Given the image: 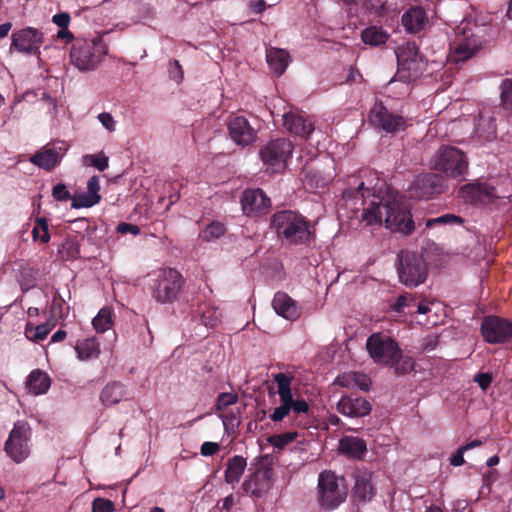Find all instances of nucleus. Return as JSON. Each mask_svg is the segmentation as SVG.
<instances>
[{
  "mask_svg": "<svg viewBox=\"0 0 512 512\" xmlns=\"http://www.w3.org/2000/svg\"><path fill=\"white\" fill-rule=\"evenodd\" d=\"M294 149L293 143L286 138H277L268 142L259 151L263 163L272 169V172H281L287 166Z\"/></svg>",
  "mask_w": 512,
  "mask_h": 512,
  "instance_id": "11",
  "label": "nucleus"
},
{
  "mask_svg": "<svg viewBox=\"0 0 512 512\" xmlns=\"http://www.w3.org/2000/svg\"><path fill=\"white\" fill-rule=\"evenodd\" d=\"M66 336H67V332L63 329H59L52 335L50 341L51 342H61L66 338Z\"/></svg>",
  "mask_w": 512,
  "mask_h": 512,
  "instance_id": "64",
  "label": "nucleus"
},
{
  "mask_svg": "<svg viewBox=\"0 0 512 512\" xmlns=\"http://www.w3.org/2000/svg\"><path fill=\"white\" fill-rule=\"evenodd\" d=\"M270 227L277 238L287 245H307L315 240V229L311 222L302 214L292 210L274 213L270 219Z\"/></svg>",
  "mask_w": 512,
  "mask_h": 512,
  "instance_id": "2",
  "label": "nucleus"
},
{
  "mask_svg": "<svg viewBox=\"0 0 512 512\" xmlns=\"http://www.w3.org/2000/svg\"><path fill=\"white\" fill-rule=\"evenodd\" d=\"M292 407L291 410L296 414H305L309 411L308 403L303 399H294L292 397Z\"/></svg>",
  "mask_w": 512,
  "mask_h": 512,
  "instance_id": "57",
  "label": "nucleus"
},
{
  "mask_svg": "<svg viewBox=\"0 0 512 512\" xmlns=\"http://www.w3.org/2000/svg\"><path fill=\"white\" fill-rule=\"evenodd\" d=\"M495 188L486 183H469L460 188V194L467 202H492Z\"/></svg>",
  "mask_w": 512,
  "mask_h": 512,
  "instance_id": "22",
  "label": "nucleus"
},
{
  "mask_svg": "<svg viewBox=\"0 0 512 512\" xmlns=\"http://www.w3.org/2000/svg\"><path fill=\"white\" fill-rule=\"evenodd\" d=\"M182 274L174 269H162L152 285V297L161 304L173 303L184 285Z\"/></svg>",
  "mask_w": 512,
  "mask_h": 512,
  "instance_id": "8",
  "label": "nucleus"
},
{
  "mask_svg": "<svg viewBox=\"0 0 512 512\" xmlns=\"http://www.w3.org/2000/svg\"><path fill=\"white\" fill-rule=\"evenodd\" d=\"M234 505V497L232 494L226 496L222 501V510L229 511Z\"/></svg>",
  "mask_w": 512,
  "mask_h": 512,
  "instance_id": "63",
  "label": "nucleus"
},
{
  "mask_svg": "<svg viewBox=\"0 0 512 512\" xmlns=\"http://www.w3.org/2000/svg\"><path fill=\"white\" fill-rule=\"evenodd\" d=\"M50 385H51V380H50L49 376L47 375V373H45L39 369L33 370L29 374L27 381H26V386H27L28 390L35 395H40V394L46 393L48 391V389L50 388Z\"/></svg>",
  "mask_w": 512,
  "mask_h": 512,
  "instance_id": "33",
  "label": "nucleus"
},
{
  "mask_svg": "<svg viewBox=\"0 0 512 512\" xmlns=\"http://www.w3.org/2000/svg\"><path fill=\"white\" fill-rule=\"evenodd\" d=\"M475 382L483 389H487L492 382V378L488 373H478L475 376Z\"/></svg>",
  "mask_w": 512,
  "mask_h": 512,
  "instance_id": "60",
  "label": "nucleus"
},
{
  "mask_svg": "<svg viewBox=\"0 0 512 512\" xmlns=\"http://www.w3.org/2000/svg\"><path fill=\"white\" fill-rule=\"evenodd\" d=\"M193 320L207 328H213L220 322V317L215 308L202 304L193 312Z\"/></svg>",
  "mask_w": 512,
  "mask_h": 512,
  "instance_id": "34",
  "label": "nucleus"
},
{
  "mask_svg": "<svg viewBox=\"0 0 512 512\" xmlns=\"http://www.w3.org/2000/svg\"><path fill=\"white\" fill-rule=\"evenodd\" d=\"M29 161L41 169L51 171L60 164L61 155L56 148L45 146L30 156Z\"/></svg>",
  "mask_w": 512,
  "mask_h": 512,
  "instance_id": "24",
  "label": "nucleus"
},
{
  "mask_svg": "<svg viewBox=\"0 0 512 512\" xmlns=\"http://www.w3.org/2000/svg\"><path fill=\"white\" fill-rule=\"evenodd\" d=\"M283 125L290 133L302 138H308L314 130L312 123L304 116L293 113L284 115Z\"/></svg>",
  "mask_w": 512,
  "mask_h": 512,
  "instance_id": "25",
  "label": "nucleus"
},
{
  "mask_svg": "<svg viewBox=\"0 0 512 512\" xmlns=\"http://www.w3.org/2000/svg\"><path fill=\"white\" fill-rule=\"evenodd\" d=\"M64 306L65 300L58 291H55L49 310V319L52 326H55L59 320L66 316L67 312H65ZM66 311H68V307L66 308Z\"/></svg>",
  "mask_w": 512,
  "mask_h": 512,
  "instance_id": "37",
  "label": "nucleus"
},
{
  "mask_svg": "<svg viewBox=\"0 0 512 512\" xmlns=\"http://www.w3.org/2000/svg\"><path fill=\"white\" fill-rule=\"evenodd\" d=\"M52 197L55 201H58V202H64V201L73 199L71 193L67 189L66 185L63 183H58L53 186Z\"/></svg>",
  "mask_w": 512,
  "mask_h": 512,
  "instance_id": "51",
  "label": "nucleus"
},
{
  "mask_svg": "<svg viewBox=\"0 0 512 512\" xmlns=\"http://www.w3.org/2000/svg\"><path fill=\"white\" fill-rule=\"evenodd\" d=\"M247 467V459L241 455H234L226 462L224 472L225 482L234 486L237 484Z\"/></svg>",
  "mask_w": 512,
  "mask_h": 512,
  "instance_id": "29",
  "label": "nucleus"
},
{
  "mask_svg": "<svg viewBox=\"0 0 512 512\" xmlns=\"http://www.w3.org/2000/svg\"><path fill=\"white\" fill-rule=\"evenodd\" d=\"M75 350L80 360L97 358L100 353L99 342L95 337L79 340L76 343Z\"/></svg>",
  "mask_w": 512,
  "mask_h": 512,
  "instance_id": "35",
  "label": "nucleus"
},
{
  "mask_svg": "<svg viewBox=\"0 0 512 512\" xmlns=\"http://www.w3.org/2000/svg\"><path fill=\"white\" fill-rule=\"evenodd\" d=\"M389 38L388 33L379 26H369L361 32V39L366 45H384Z\"/></svg>",
  "mask_w": 512,
  "mask_h": 512,
  "instance_id": "36",
  "label": "nucleus"
},
{
  "mask_svg": "<svg viewBox=\"0 0 512 512\" xmlns=\"http://www.w3.org/2000/svg\"><path fill=\"white\" fill-rule=\"evenodd\" d=\"M168 72L169 77L178 83L182 81L184 77L182 66L176 59H173L169 62Z\"/></svg>",
  "mask_w": 512,
  "mask_h": 512,
  "instance_id": "53",
  "label": "nucleus"
},
{
  "mask_svg": "<svg viewBox=\"0 0 512 512\" xmlns=\"http://www.w3.org/2000/svg\"><path fill=\"white\" fill-rule=\"evenodd\" d=\"M375 495L374 487L371 483V475L367 472L358 473L355 477L353 496L359 502L370 501Z\"/></svg>",
  "mask_w": 512,
  "mask_h": 512,
  "instance_id": "30",
  "label": "nucleus"
},
{
  "mask_svg": "<svg viewBox=\"0 0 512 512\" xmlns=\"http://www.w3.org/2000/svg\"><path fill=\"white\" fill-rule=\"evenodd\" d=\"M366 193L369 194L370 190L364 186V182H360L356 188L345 189L343 198L362 200V219L368 225H381L384 222L391 231L404 235H410L414 231L415 223L411 212L398 196L387 195L380 198L373 194L372 199L368 200Z\"/></svg>",
  "mask_w": 512,
  "mask_h": 512,
  "instance_id": "1",
  "label": "nucleus"
},
{
  "mask_svg": "<svg viewBox=\"0 0 512 512\" xmlns=\"http://www.w3.org/2000/svg\"><path fill=\"white\" fill-rule=\"evenodd\" d=\"M372 404L357 394L344 395L337 403V411L344 416L361 418L369 415Z\"/></svg>",
  "mask_w": 512,
  "mask_h": 512,
  "instance_id": "20",
  "label": "nucleus"
},
{
  "mask_svg": "<svg viewBox=\"0 0 512 512\" xmlns=\"http://www.w3.org/2000/svg\"><path fill=\"white\" fill-rule=\"evenodd\" d=\"M444 190V178L435 173L418 175L409 186L410 196L416 199H430Z\"/></svg>",
  "mask_w": 512,
  "mask_h": 512,
  "instance_id": "14",
  "label": "nucleus"
},
{
  "mask_svg": "<svg viewBox=\"0 0 512 512\" xmlns=\"http://www.w3.org/2000/svg\"><path fill=\"white\" fill-rule=\"evenodd\" d=\"M32 429L27 421L14 423L4 445L6 454L15 462L22 463L31 453Z\"/></svg>",
  "mask_w": 512,
  "mask_h": 512,
  "instance_id": "9",
  "label": "nucleus"
},
{
  "mask_svg": "<svg viewBox=\"0 0 512 512\" xmlns=\"http://www.w3.org/2000/svg\"><path fill=\"white\" fill-rule=\"evenodd\" d=\"M100 123L109 131L114 132L116 129V122L112 115L108 112H102L98 115Z\"/></svg>",
  "mask_w": 512,
  "mask_h": 512,
  "instance_id": "54",
  "label": "nucleus"
},
{
  "mask_svg": "<svg viewBox=\"0 0 512 512\" xmlns=\"http://www.w3.org/2000/svg\"><path fill=\"white\" fill-rule=\"evenodd\" d=\"M239 397L236 393L223 392L220 393L216 401V411H222L224 408L234 405L238 402Z\"/></svg>",
  "mask_w": 512,
  "mask_h": 512,
  "instance_id": "47",
  "label": "nucleus"
},
{
  "mask_svg": "<svg viewBox=\"0 0 512 512\" xmlns=\"http://www.w3.org/2000/svg\"><path fill=\"white\" fill-rule=\"evenodd\" d=\"M112 324V311L107 307L100 309L92 320V325L98 333L106 332L111 328Z\"/></svg>",
  "mask_w": 512,
  "mask_h": 512,
  "instance_id": "39",
  "label": "nucleus"
},
{
  "mask_svg": "<svg viewBox=\"0 0 512 512\" xmlns=\"http://www.w3.org/2000/svg\"><path fill=\"white\" fill-rule=\"evenodd\" d=\"M274 381L277 383V393L281 404L279 407L274 409L273 413L270 415V419L273 422H279L282 421L290 411H292V377L285 373H278L274 376Z\"/></svg>",
  "mask_w": 512,
  "mask_h": 512,
  "instance_id": "19",
  "label": "nucleus"
},
{
  "mask_svg": "<svg viewBox=\"0 0 512 512\" xmlns=\"http://www.w3.org/2000/svg\"><path fill=\"white\" fill-rule=\"evenodd\" d=\"M227 229L225 225L221 222H212L210 223L203 232V239L205 241H213L226 233Z\"/></svg>",
  "mask_w": 512,
  "mask_h": 512,
  "instance_id": "46",
  "label": "nucleus"
},
{
  "mask_svg": "<svg viewBox=\"0 0 512 512\" xmlns=\"http://www.w3.org/2000/svg\"><path fill=\"white\" fill-rule=\"evenodd\" d=\"M125 397V386L118 381H113L106 384L100 394V400L105 406L118 404L120 401L125 399Z\"/></svg>",
  "mask_w": 512,
  "mask_h": 512,
  "instance_id": "31",
  "label": "nucleus"
},
{
  "mask_svg": "<svg viewBox=\"0 0 512 512\" xmlns=\"http://www.w3.org/2000/svg\"><path fill=\"white\" fill-rule=\"evenodd\" d=\"M32 238L34 241H40L43 244L50 241L51 236L49 233L48 220L45 217H37L35 219Z\"/></svg>",
  "mask_w": 512,
  "mask_h": 512,
  "instance_id": "40",
  "label": "nucleus"
},
{
  "mask_svg": "<svg viewBox=\"0 0 512 512\" xmlns=\"http://www.w3.org/2000/svg\"><path fill=\"white\" fill-rule=\"evenodd\" d=\"M501 89V101L503 105L512 110V79L503 80Z\"/></svg>",
  "mask_w": 512,
  "mask_h": 512,
  "instance_id": "48",
  "label": "nucleus"
},
{
  "mask_svg": "<svg viewBox=\"0 0 512 512\" xmlns=\"http://www.w3.org/2000/svg\"><path fill=\"white\" fill-rule=\"evenodd\" d=\"M117 232L120 234H123V235L127 234V233H130L133 235H138L140 233V228L138 225H135V224L120 223L117 226Z\"/></svg>",
  "mask_w": 512,
  "mask_h": 512,
  "instance_id": "59",
  "label": "nucleus"
},
{
  "mask_svg": "<svg viewBox=\"0 0 512 512\" xmlns=\"http://www.w3.org/2000/svg\"><path fill=\"white\" fill-rule=\"evenodd\" d=\"M369 122L387 133H397L406 129L404 118L389 111L382 102H376L369 112Z\"/></svg>",
  "mask_w": 512,
  "mask_h": 512,
  "instance_id": "15",
  "label": "nucleus"
},
{
  "mask_svg": "<svg viewBox=\"0 0 512 512\" xmlns=\"http://www.w3.org/2000/svg\"><path fill=\"white\" fill-rule=\"evenodd\" d=\"M100 179L98 176H92L87 182V191L73 197L71 207L74 209L90 208L98 204L101 200Z\"/></svg>",
  "mask_w": 512,
  "mask_h": 512,
  "instance_id": "23",
  "label": "nucleus"
},
{
  "mask_svg": "<svg viewBox=\"0 0 512 512\" xmlns=\"http://www.w3.org/2000/svg\"><path fill=\"white\" fill-rule=\"evenodd\" d=\"M397 65L402 63V60H410L421 56L419 48L415 42H407L397 48Z\"/></svg>",
  "mask_w": 512,
  "mask_h": 512,
  "instance_id": "44",
  "label": "nucleus"
},
{
  "mask_svg": "<svg viewBox=\"0 0 512 512\" xmlns=\"http://www.w3.org/2000/svg\"><path fill=\"white\" fill-rule=\"evenodd\" d=\"M401 23L407 33L417 34L429 24L426 10L421 6H411L401 17Z\"/></svg>",
  "mask_w": 512,
  "mask_h": 512,
  "instance_id": "21",
  "label": "nucleus"
},
{
  "mask_svg": "<svg viewBox=\"0 0 512 512\" xmlns=\"http://www.w3.org/2000/svg\"><path fill=\"white\" fill-rule=\"evenodd\" d=\"M366 348L377 364L395 366L402 358V349L397 341L381 333L370 335L366 341Z\"/></svg>",
  "mask_w": 512,
  "mask_h": 512,
  "instance_id": "7",
  "label": "nucleus"
},
{
  "mask_svg": "<svg viewBox=\"0 0 512 512\" xmlns=\"http://www.w3.org/2000/svg\"><path fill=\"white\" fill-rule=\"evenodd\" d=\"M44 43V34L34 27L14 30L11 35L10 50L26 55L40 56V48Z\"/></svg>",
  "mask_w": 512,
  "mask_h": 512,
  "instance_id": "13",
  "label": "nucleus"
},
{
  "mask_svg": "<svg viewBox=\"0 0 512 512\" xmlns=\"http://www.w3.org/2000/svg\"><path fill=\"white\" fill-rule=\"evenodd\" d=\"M266 59L277 76H281L288 67L290 56L284 49L270 48L267 50Z\"/></svg>",
  "mask_w": 512,
  "mask_h": 512,
  "instance_id": "32",
  "label": "nucleus"
},
{
  "mask_svg": "<svg viewBox=\"0 0 512 512\" xmlns=\"http://www.w3.org/2000/svg\"><path fill=\"white\" fill-rule=\"evenodd\" d=\"M422 69V56L410 60H402V63L398 64L396 76L400 81L408 83L417 79L422 74Z\"/></svg>",
  "mask_w": 512,
  "mask_h": 512,
  "instance_id": "27",
  "label": "nucleus"
},
{
  "mask_svg": "<svg viewBox=\"0 0 512 512\" xmlns=\"http://www.w3.org/2000/svg\"><path fill=\"white\" fill-rule=\"evenodd\" d=\"M464 219L455 214H444L436 218L427 219L425 222L426 228H433L440 225H463Z\"/></svg>",
  "mask_w": 512,
  "mask_h": 512,
  "instance_id": "42",
  "label": "nucleus"
},
{
  "mask_svg": "<svg viewBox=\"0 0 512 512\" xmlns=\"http://www.w3.org/2000/svg\"><path fill=\"white\" fill-rule=\"evenodd\" d=\"M298 433L288 431L280 434H274L267 438L269 444L278 450H284L290 443L296 440Z\"/></svg>",
  "mask_w": 512,
  "mask_h": 512,
  "instance_id": "41",
  "label": "nucleus"
},
{
  "mask_svg": "<svg viewBox=\"0 0 512 512\" xmlns=\"http://www.w3.org/2000/svg\"><path fill=\"white\" fill-rule=\"evenodd\" d=\"M347 487L344 478L332 471H322L318 478L319 504L322 508L333 510L346 500Z\"/></svg>",
  "mask_w": 512,
  "mask_h": 512,
  "instance_id": "6",
  "label": "nucleus"
},
{
  "mask_svg": "<svg viewBox=\"0 0 512 512\" xmlns=\"http://www.w3.org/2000/svg\"><path fill=\"white\" fill-rule=\"evenodd\" d=\"M272 306L275 312L285 319L295 320L299 317L295 301L286 293L277 292L274 295Z\"/></svg>",
  "mask_w": 512,
  "mask_h": 512,
  "instance_id": "26",
  "label": "nucleus"
},
{
  "mask_svg": "<svg viewBox=\"0 0 512 512\" xmlns=\"http://www.w3.org/2000/svg\"><path fill=\"white\" fill-rule=\"evenodd\" d=\"M488 27L474 20L464 19L455 29L453 59L456 62L470 59L482 46Z\"/></svg>",
  "mask_w": 512,
  "mask_h": 512,
  "instance_id": "3",
  "label": "nucleus"
},
{
  "mask_svg": "<svg viewBox=\"0 0 512 512\" xmlns=\"http://www.w3.org/2000/svg\"><path fill=\"white\" fill-rule=\"evenodd\" d=\"M53 327L54 326L51 325V321L48 318L46 323L40 324L34 328H29L27 326L25 334L28 339L38 342L44 340L48 336Z\"/></svg>",
  "mask_w": 512,
  "mask_h": 512,
  "instance_id": "43",
  "label": "nucleus"
},
{
  "mask_svg": "<svg viewBox=\"0 0 512 512\" xmlns=\"http://www.w3.org/2000/svg\"><path fill=\"white\" fill-rule=\"evenodd\" d=\"M339 450L348 457L362 459L367 452V446L361 438L344 436L339 441Z\"/></svg>",
  "mask_w": 512,
  "mask_h": 512,
  "instance_id": "28",
  "label": "nucleus"
},
{
  "mask_svg": "<svg viewBox=\"0 0 512 512\" xmlns=\"http://www.w3.org/2000/svg\"><path fill=\"white\" fill-rule=\"evenodd\" d=\"M433 168L446 177L462 182L468 174L469 162L460 149L442 145L435 153Z\"/></svg>",
  "mask_w": 512,
  "mask_h": 512,
  "instance_id": "5",
  "label": "nucleus"
},
{
  "mask_svg": "<svg viewBox=\"0 0 512 512\" xmlns=\"http://www.w3.org/2000/svg\"><path fill=\"white\" fill-rule=\"evenodd\" d=\"M466 451L465 450H462V447H460L457 452L450 458V464L452 466H461L465 463L464 461V453Z\"/></svg>",
  "mask_w": 512,
  "mask_h": 512,
  "instance_id": "61",
  "label": "nucleus"
},
{
  "mask_svg": "<svg viewBox=\"0 0 512 512\" xmlns=\"http://www.w3.org/2000/svg\"><path fill=\"white\" fill-rule=\"evenodd\" d=\"M114 503L106 498L97 497L92 502V512H113Z\"/></svg>",
  "mask_w": 512,
  "mask_h": 512,
  "instance_id": "50",
  "label": "nucleus"
},
{
  "mask_svg": "<svg viewBox=\"0 0 512 512\" xmlns=\"http://www.w3.org/2000/svg\"><path fill=\"white\" fill-rule=\"evenodd\" d=\"M83 164L87 166H92L98 169L99 171H104L108 168L109 159L107 156L101 154H87L82 158Z\"/></svg>",
  "mask_w": 512,
  "mask_h": 512,
  "instance_id": "45",
  "label": "nucleus"
},
{
  "mask_svg": "<svg viewBox=\"0 0 512 512\" xmlns=\"http://www.w3.org/2000/svg\"><path fill=\"white\" fill-rule=\"evenodd\" d=\"M227 129L231 140L238 146L248 147L257 140V131L244 116H231Z\"/></svg>",
  "mask_w": 512,
  "mask_h": 512,
  "instance_id": "18",
  "label": "nucleus"
},
{
  "mask_svg": "<svg viewBox=\"0 0 512 512\" xmlns=\"http://www.w3.org/2000/svg\"><path fill=\"white\" fill-rule=\"evenodd\" d=\"M398 275L402 284L416 287L422 284L428 275V268L421 255L414 252L401 251L398 255Z\"/></svg>",
  "mask_w": 512,
  "mask_h": 512,
  "instance_id": "10",
  "label": "nucleus"
},
{
  "mask_svg": "<svg viewBox=\"0 0 512 512\" xmlns=\"http://www.w3.org/2000/svg\"><path fill=\"white\" fill-rule=\"evenodd\" d=\"M481 334L488 343H504L512 337V322L498 316H487L481 324Z\"/></svg>",
  "mask_w": 512,
  "mask_h": 512,
  "instance_id": "17",
  "label": "nucleus"
},
{
  "mask_svg": "<svg viewBox=\"0 0 512 512\" xmlns=\"http://www.w3.org/2000/svg\"><path fill=\"white\" fill-rule=\"evenodd\" d=\"M369 379L366 375L360 373H352L349 375L338 376L336 379V383L340 386L346 387L354 384L358 386L361 390L367 391L369 390Z\"/></svg>",
  "mask_w": 512,
  "mask_h": 512,
  "instance_id": "38",
  "label": "nucleus"
},
{
  "mask_svg": "<svg viewBox=\"0 0 512 512\" xmlns=\"http://www.w3.org/2000/svg\"><path fill=\"white\" fill-rule=\"evenodd\" d=\"M61 253L62 256L65 257L66 259H76L80 253L78 243L72 240H66L62 244Z\"/></svg>",
  "mask_w": 512,
  "mask_h": 512,
  "instance_id": "49",
  "label": "nucleus"
},
{
  "mask_svg": "<svg viewBox=\"0 0 512 512\" xmlns=\"http://www.w3.org/2000/svg\"><path fill=\"white\" fill-rule=\"evenodd\" d=\"M243 214L248 217H260L268 213L271 200L260 188L245 189L240 199Z\"/></svg>",
  "mask_w": 512,
  "mask_h": 512,
  "instance_id": "16",
  "label": "nucleus"
},
{
  "mask_svg": "<svg viewBox=\"0 0 512 512\" xmlns=\"http://www.w3.org/2000/svg\"><path fill=\"white\" fill-rule=\"evenodd\" d=\"M220 450V445L217 442H204L200 447V453L203 456H212Z\"/></svg>",
  "mask_w": 512,
  "mask_h": 512,
  "instance_id": "55",
  "label": "nucleus"
},
{
  "mask_svg": "<svg viewBox=\"0 0 512 512\" xmlns=\"http://www.w3.org/2000/svg\"><path fill=\"white\" fill-rule=\"evenodd\" d=\"M407 293L401 294L397 297L396 301L391 305V309L396 313H402L404 308L409 306Z\"/></svg>",
  "mask_w": 512,
  "mask_h": 512,
  "instance_id": "56",
  "label": "nucleus"
},
{
  "mask_svg": "<svg viewBox=\"0 0 512 512\" xmlns=\"http://www.w3.org/2000/svg\"><path fill=\"white\" fill-rule=\"evenodd\" d=\"M393 367L397 375H404L414 369V361L410 357L402 356L401 360Z\"/></svg>",
  "mask_w": 512,
  "mask_h": 512,
  "instance_id": "52",
  "label": "nucleus"
},
{
  "mask_svg": "<svg viewBox=\"0 0 512 512\" xmlns=\"http://www.w3.org/2000/svg\"><path fill=\"white\" fill-rule=\"evenodd\" d=\"M107 54V46L101 37L91 40L76 39L70 50V63L79 71H92Z\"/></svg>",
  "mask_w": 512,
  "mask_h": 512,
  "instance_id": "4",
  "label": "nucleus"
},
{
  "mask_svg": "<svg viewBox=\"0 0 512 512\" xmlns=\"http://www.w3.org/2000/svg\"><path fill=\"white\" fill-rule=\"evenodd\" d=\"M53 23H55L61 29H65L68 27L70 23V15L67 12H61L55 14L52 18Z\"/></svg>",
  "mask_w": 512,
  "mask_h": 512,
  "instance_id": "58",
  "label": "nucleus"
},
{
  "mask_svg": "<svg viewBox=\"0 0 512 512\" xmlns=\"http://www.w3.org/2000/svg\"><path fill=\"white\" fill-rule=\"evenodd\" d=\"M249 7H250L251 11L254 12L255 14H261L266 9V3L264 0L251 1L249 3Z\"/></svg>",
  "mask_w": 512,
  "mask_h": 512,
  "instance_id": "62",
  "label": "nucleus"
},
{
  "mask_svg": "<svg viewBox=\"0 0 512 512\" xmlns=\"http://www.w3.org/2000/svg\"><path fill=\"white\" fill-rule=\"evenodd\" d=\"M250 473L242 483L243 491L252 498L260 499L268 495L274 484V469L260 465L249 469Z\"/></svg>",
  "mask_w": 512,
  "mask_h": 512,
  "instance_id": "12",
  "label": "nucleus"
}]
</instances>
